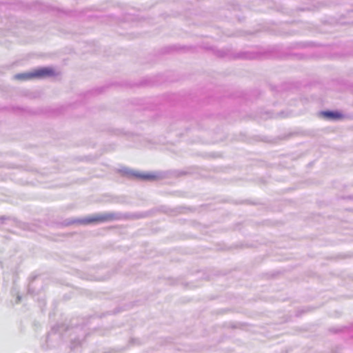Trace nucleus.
Here are the masks:
<instances>
[{
    "label": "nucleus",
    "instance_id": "f257e3e1",
    "mask_svg": "<svg viewBox=\"0 0 353 353\" xmlns=\"http://www.w3.org/2000/svg\"><path fill=\"white\" fill-rule=\"evenodd\" d=\"M54 70L50 68H41L30 72L20 73L14 75V79L18 80H28L33 78L42 79L53 76Z\"/></svg>",
    "mask_w": 353,
    "mask_h": 353
},
{
    "label": "nucleus",
    "instance_id": "f03ea898",
    "mask_svg": "<svg viewBox=\"0 0 353 353\" xmlns=\"http://www.w3.org/2000/svg\"><path fill=\"white\" fill-rule=\"evenodd\" d=\"M116 219V215L113 213H104L100 214H96L89 218L83 219L74 220L68 224L72 223H81V224H88L94 222H106Z\"/></svg>",
    "mask_w": 353,
    "mask_h": 353
},
{
    "label": "nucleus",
    "instance_id": "7ed1b4c3",
    "mask_svg": "<svg viewBox=\"0 0 353 353\" xmlns=\"http://www.w3.org/2000/svg\"><path fill=\"white\" fill-rule=\"evenodd\" d=\"M126 174L132 176H134L137 178H140L144 180H155L157 179L160 178L158 174H143V173H139V172H134L132 170H128L125 172Z\"/></svg>",
    "mask_w": 353,
    "mask_h": 353
},
{
    "label": "nucleus",
    "instance_id": "20e7f679",
    "mask_svg": "<svg viewBox=\"0 0 353 353\" xmlns=\"http://www.w3.org/2000/svg\"><path fill=\"white\" fill-rule=\"evenodd\" d=\"M322 114L327 119L336 120L341 117V114L338 112L325 111L322 112Z\"/></svg>",
    "mask_w": 353,
    "mask_h": 353
},
{
    "label": "nucleus",
    "instance_id": "39448f33",
    "mask_svg": "<svg viewBox=\"0 0 353 353\" xmlns=\"http://www.w3.org/2000/svg\"><path fill=\"white\" fill-rule=\"evenodd\" d=\"M21 299V297L19 296H17V302H19Z\"/></svg>",
    "mask_w": 353,
    "mask_h": 353
}]
</instances>
